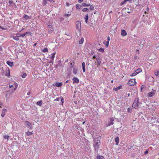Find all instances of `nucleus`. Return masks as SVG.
<instances>
[{"instance_id": "1", "label": "nucleus", "mask_w": 159, "mask_h": 159, "mask_svg": "<svg viewBox=\"0 0 159 159\" xmlns=\"http://www.w3.org/2000/svg\"><path fill=\"white\" fill-rule=\"evenodd\" d=\"M99 137L94 139L93 140L94 143L93 146L94 148L95 151L98 153L100 144V141L99 140Z\"/></svg>"}, {"instance_id": "2", "label": "nucleus", "mask_w": 159, "mask_h": 159, "mask_svg": "<svg viewBox=\"0 0 159 159\" xmlns=\"http://www.w3.org/2000/svg\"><path fill=\"white\" fill-rule=\"evenodd\" d=\"M132 107L135 109H137L140 107L139 99L138 98H136L132 105Z\"/></svg>"}, {"instance_id": "3", "label": "nucleus", "mask_w": 159, "mask_h": 159, "mask_svg": "<svg viewBox=\"0 0 159 159\" xmlns=\"http://www.w3.org/2000/svg\"><path fill=\"white\" fill-rule=\"evenodd\" d=\"M16 84H17L16 83ZM17 86H18V85H16V86L15 87V88H14V90H12V91L10 92V90H8L7 91V93L6 95V99H8L9 96L10 94H12V93L13 92V91H15L16 89L17 88Z\"/></svg>"}, {"instance_id": "4", "label": "nucleus", "mask_w": 159, "mask_h": 159, "mask_svg": "<svg viewBox=\"0 0 159 159\" xmlns=\"http://www.w3.org/2000/svg\"><path fill=\"white\" fill-rule=\"evenodd\" d=\"M136 83L135 79H132L129 81L128 84L129 86H134Z\"/></svg>"}, {"instance_id": "5", "label": "nucleus", "mask_w": 159, "mask_h": 159, "mask_svg": "<svg viewBox=\"0 0 159 159\" xmlns=\"http://www.w3.org/2000/svg\"><path fill=\"white\" fill-rule=\"evenodd\" d=\"M76 29L80 31L81 30V22L79 21H77L76 22Z\"/></svg>"}, {"instance_id": "6", "label": "nucleus", "mask_w": 159, "mask_h": 159, "mask_svg": "<svg viewBox=\"0 0 159 159\" xmlns=\"http://www.w3.org/2000/svg\"><path fill=\"white\" fill-rule=\"evenodd\" d=\"M142 70L140 68H138L137 70H136L135 72L132 74L131 75H130L131 76H134L136 75L137 74H139L140 72H141Z\"/></svg>"}, {"instance_id": "7", "label": "nucleus", "mask_w": 159, "mask_h": 159, "mask_svg": "<svg viewBox=\"0 0 159 159\" xmlns=\"http://www.w3.org/2000/svg\"><path fill=\"white\" fill-rule=\"evenodd\" d=\"M156 91L155 90H153L152 89V91L148 93V97H152L155 94Z\"/></svg>"}, {"instance_id": "8", "label": "nucleus", "mask_w": 159, "mask_h": 159, "mask_svg": "<svg viewBox=\"0 0 159 159\" xmlns=\"http://www.w3.org/2000/svg\"><path fill=\"white\" fill-rule=\"evenodd\" d=\"M72 80H73V83H76L77 84V83H78L79 82V80L78 78H77L76 77H74L73 78Z\"/></svg>"}, {"instance_id": "9", "label": "nucleus", "mask_w": 159, "mask_h": 159, "mask_svg": "<svg viewBox=\"0 0 159 159\" xmlns=\"http://www.w3.org/2000/svg\"><path fill=\"white\" fill-rule=\"evenodd\" d=\"M7 111V110L5 109H2V113L1 114V116L2 117H3L5 115V113Z\"/></svg>"}, {"instance_id": "10", "label": "nucleus", "mask_w": 159, "mask_h": 159, "mask_svg": "<svg viewBox=\"0 0 159 159\" xmlns=\"http://www.w3.org/2000/svg\"><path fill=\"white\" fill-rule=\"evenodd\" d=\"M121 35L122 36H125L127 35V32L124 30H121Z\"/></svg>"}, {"instance_id": "11", "label": "nucleus", "mask_w": 159, "mask_h": 159, "mask_svg": "<svg viewBox=\"0 0 159 159\" xmlns=\"http://www.w3.org/2000/svg\"><path fill=\"white\" fill-rule=\"evenodd\" d=\"M114 120L112 119H111L110 121H109L108 124L107 125V126H110L114 124V122H113Z\"/></svg>"}, {"instance_id": "12", "label": "nucleus", "mask_w": 159, "mask_h": 159, "mask_svg": "<svg viewBox=\"0 0 159 159\" xmlns=\"http://www.w3.org/2000/svg\"><path fill=\"white\" fill-rule=\"evenodd\" d=\"M7 63L10 67H12L13 66V62H11L10 61H7Z\"/></svg>"}, {"instance_id": "13", "label": "nucleus", "mask_w": 159, "mask_h": 159, "mask_svg": "<svg viewBox=\"0 0 159 159\" xmlns=\"http://www.w3.org/2000/svg\"><path fill=\"white\" fill-rule=\"evenodd\" d=\"M96 60L97 61V67H98L100 65L101 60L100 59L99 57L96 58Z\"/></svg>"}, {"instance_id": "14", "label": "nucleus", "mask_w": 159, "mask_h": 159, "mask_svg": "<svg viewBox=\"0 0 159 159\" xmlns=\"http://www.w3.org/2000/svg\"><path fill=\"white\" fill-rule=\"evenodd\" d=\"M85 63L84 62H83L82 63V70L84 72L85 71Z\"/></svg>"}, {"instance_id": "15", "label": "nucleus", "mask_w": 159, "mask_h": 159, "mask_svg": "<svg viewBox=\"0 0 159 159\" xmlns=\"http://www.w3.org/2000/svg\"><path fill=\"white\" fill-rule=\"evenodd\" d=\"M122 88V86L121 85H120L116 88H113V90L115 91H116L118 90L121 89Z\"/></svg>"}, {"instance_id": "16", "label": "nucleus", "mask_w": 159, "mask_h": 159, "mask_svg": "<svg viewBox=\"0 0 159 159\" xmlns=\"http://www.w3.org/2000/svg\"><path fill=\"white\" fill-rule=\"evenodd\" d=\"M115 140L116 142V145H118L119 143V137H116L115 139Z\"/></svg>"}, {"instance_id": "17", "label": "nucleus", "mask_w": 159, "mask_h": 159, "mask_svg": "<svg viewBox=\"0 0 159 159\" xmlns=\"http://www.w3.org/2000/svg\"><path fill=\"white\" fill-rule=\"evenodd\" d=\"M58 65L61 67H62L63 66V65L62 64V62L61 60H59L58 62Z\"/></svg>"}, {"instance_id": "18", "label": "nucleus", "mask_w": 159, "mask_h": 159, "mask_svg": "<svg viewBox=\"0 0 159 159\" xmlns=\"http://www.w3.org/2000/svg\"><path fill=\"white\" fill-rule=\"evenodd\" d=\"M88 19H89V16H88V14H86L85 16V17L84 18L85 22L86 23H88Z\"/></svg>"}, {"instance_id": "19", "label": "nucleus", "mask_w": 159, "mask_h": 159, "mask_svg": "<svg viewBox=\"0 0 159 159\" xmlns=\"http://www.w3.org/2000/svg\"><path fill=\"white\" fill-rule=\"evenodd\" d=\"M42 100H40V101H39L38 102H37L36 104L37 105H39L40 106H42Z\"/></svg>"}, {"instance_id": "20", "label": "nucleus", "mask_w": 159, "mask_h": 159, "mask_svg": "<svg viewBox=\"0 0 159 159\" xmlns=\"http://www.w3.org/2000/svg\"><path fill=\"white\" fill-rule=\"evenodd\" d=\"M81 6L83 7H87L90 6V4H86L85 3H83L82 4Z\"/></svg>"}, {"instance_id": "21", "label": "nucleus", "mask_w": 159, "mask_h": 159, "mask_svg": "<svg viewBox=\"0 0 159 159\" xmlns=\"http://www.w3.org/2000/svg\"><path fill=\"white\" fill-rule=\"evenodd\" d=\"M62 85V83L61 82L57 83L56 84V86L57 87H60Z\"/></svg>"}, {"instance_id": "22", "label": "nucleus", "mask_w": 159, "mask_h": 159, "mask_svg": "<svg viewBox=\"0 0 159 159\" xmlns=\"http://www.w3.org/2000/svg\"><path fill=\"white\" fill-rule=\"evenodd\" d=\"M84 38H81V39L79 41V44H82L84 42Z\"/></svg>"}, {"instance_id": "23", "label": "nucleus", "mask_w": 159, "mask_h": 159, "mask_svg": "<svg viewBox=\"0 0 159 159\" xmlns=\"http://www.w3.org/2000/svg\"><path fill=\"white\" fill-rule=\"evenodd\" d=\"M73 73L75 74H76L77 73V70L76 67H74L73 68Z\"/></svg>"}, {"instance_id": "24", "label": "nucleus", "mask_w": 159, "mask_h": 159, "mask_svg": "<svg viewBox=\"0 0 159 159\" xmlns=\"http://www.w3.org/2000/svg\"><path fill=\"white\" fill-rule=\"evenodd\" d=\"M55 54H56L55 52L53 53H52V56L51 57V59H52V60H54V59L55 57Z\"/></svg>"}, {"instance_id": "25", "label": "nucleus", "mask_w": 159, "mask_h": 159, "mask_svg": "<svg viewBox=\"0 0 159 159\" xmlns=\"http://www.w3.org/2000/svg\"><path fill=\"white\" fill-rule=\"evenodd\" d=\"M109 42V41H105L104 42V43L106 44V47H108Z\"/></svg>"}, {"instance_id": "26", "label": "nucleus", "mask_w": 159, "mask_h": 159, "mask_svg": "<svg viewBox=\"0 0 159 159\" xmlns=\"http://www.w3.org/2000/svg\"><path fill=\"white\" fill-rule=\"evenodd\" d=\"M13 38L15 40H16V41H18L19 39V38L18 37V36H13Z\"/></svg>"}, {"instance_id": "27", "label": "nucleus", "mask_w": 159, "mask_h": 159, "mask_svg": "<svg viewBox=\"0 0 159 159\" xmlns=\"http://www.w3.org/2000/svg\"><path fill=\"white\" fill-rule=\"evenodd\" d=\"M127 111L129 112H132V108L131 107L127 109Z\"/></svg>"}, {"instance_id": "28", "label": "nucleus", "mask_w": 159, "mask_h": 159, "mask_svg": "<svg viewBox=\"0 0 159 159\" xmlns=\"http://www.w3.org/2000/svg\"><path fill=\"white\" fill-rule=\"evenodd\" d=\"M98 51L100 52H104V48H100L98 49Z\"/></svg>"}, {"instance_id": "29", "label": "nucleus", "mask_w": 159, "mask_h": 159, "mask_svg": "<svg viewBox=\"0 0 159 159\" xmlns=\"http://www.w3.org/2000/svg\"><path fill=\"white\" fill-rule=\"evenodd\" d=\"M81 6H82L81 5H80L79 4H77L76 5V8L79 9H80V7H81Z\"/></svg>"}, {"instance_id": "30", "label": "nucleus", "mask_w": 159, "mask_h": 159, "mask_svg": "<svg viewBox=\"0 0 159 159\" xmlns=\"http://www.w3.org/2000/svg\"><path fill=\"white\" fill-rule=\"evenodd\" d=\"M104 158L103 156H98L97 157V159H103Z\"/></svg>"}, {"instance_id": "31", "label": "nucleus", "mask_w": 159, "mask_h": 159, "mask_svg": "<svg viewBox=\"0 0 159 159\" xmlns=\"http://www.w3.org/2000/svg\"><path fill=\"white\" fill-rule=\"evenodd\" d=\"M42 51L43 52H47L48 51V49L47 48H44L42 50Z\"/></svg>"}, {"instance_id": "32", "label": "nucleus", "mask_w": 159, "mask_h": 159, "mask_svg": "<svg viewBox=\"0 0 159 159\" xmlns=\"http://www.w3.org/2000/svg\"><path fill=\"white\" fill-rule=\"evenodd\" d=\"M33 134V133L32 132H30L29 131H28L26 132V135L27 136H30Z\"/></svg>"}, {"instance_id": "33", "label": "nucleus", "mask_w": 159, "mask_h": 159, "mask_svg": "<svg viewBox=\"0 0 159 159\" xmlns=\"http://www.w3.org/2000/svg\"><path fill=\"white\" fill-rule=\"evenodd\" d=\"M154 74L155 75L157 76H159V70L158 71H157L156 72H155L154 73Z\"/></svg>"}, {"instance_id": "34", "label": "nucleus", "mask_w": 159, "mask_h": 159, "mask_svg": "<svg viewBox=\"0 0 159 159\" xmlns=\"http://www.w3.org/2000/svg\"><path fill=\"white\" fill-rule=\"evenodd\" d=\"M6 75L7 76H10V72L9 70H8L6 72Z\"/></svg>"}, {"instance_id": "35", "label": "nucleus", "mask_w": 159, "mask_h": 159, "mask_svg": "<svg viewBox=\"0 0 159 159\" xmlns=\"http://www.w3.org/2000/svg\"><path fill=\"white\" fill-rule=\"evenodd\" d=\"M68 14H66L64 16H65L69 17V16H70L71 15V13H69L70 12H68Z\"/></svg>"}, {"instance_id": "36", "label": "nucleus", "mask_w": 159, "mask_h": 159, "mask_svg": "<svg viewBox=\"0 0 159 159\" xmlns=\"http://www.w3.org/2000/svg\"><path fill=\"white\" fill-rule=\"evenodd\" d=\"M47 0H43V5H45L47 4Z\"/></svg>"}, {"instance_id": "37", "label": "nucleus", "mask_w": 159, "mask_h": 159, "mask_svg": "<svg viewBox=\"0 0 159 159\" xmlns=\"http://www.w3.org/2000/svg\"><path fill=\"white\" fill-rule=\"evenodd\" d=\"M75 63L74 62H73L70 63V68H72L73 67Z\"/></svg>"}, {"instance_id": "38", "label": "nucleus", "mask_w": 159, "mask_h": 159, "mask_svg": "<svg viewBox=\"0 0 159 159\" xmlns=\"http://www.w3.org/2000/svg\"><path fill=\"white\" fill-rule=\"evenodd\" d=\"M25 123L26 124L29 126H30V125H31V123L30 122H29L28 121H26Z\"/></svg>"}, {"instance_id": "39", "label": "nucleus", "mask_w": 159, "mask_h": 159, "mask_svg": "<svg viewBox=\"0 0 159 159\" xmlns=\"http://www.w3.org/2000/svg\"><path fill=\"white\" fill-rule=\"evenodd\" d=\"M4 138L5 139H7V140H8V139L9 138V136L8 135H5L4 136Z\"/></svg>"}, {"instance_id": "40", "label": "nucleus", "mask_w": 159, "mask_h": 159, "mask_svg": "<svg viewBox=\"0 0 159 159\" xmlns=\"http://www.w3.org/2000/svg\"><path fill=\"white\" fill-rule=\"evenodd\" d=\"M88 9L87 8H84L83 9L82 11L83 12H86L87 11Z\"/></svg>"}, {"instance_id": "41", "label": "nucleus", "mask_w": 159, "mask_h": 159, "mask_svg": "<svg viewBox=\"0 0 159 159\" xmlns=\"http://www.w3.org/2000/svg\"><path fill=\"white\" fill-rule=\"evenodd\" d=\"M24 18L25 20H27L29 18V16H28L27 15H26L24 16Z\"/></svg>"}, {"instance_id": "42", "label": "nucleus", "mask_w": 159, "mask_h": 159, "mask_svg": "<svg viewBox=\"0 0 159 159\" xmlns=\"http://www.w3.org/2000/svg\"><path fill=\"white\" fill-rule=\"evenodd\" d=\"M90 9L91 10H93L94 9V7L93 5H90Z\"/></svg>"}, {"instance_id": "43", "label": "nucleus", "mask_w": 159, "mask_h": 159, "mask_svg": "<svg viewBox=\"0 0 159 159\" xmlns=\"http://www.w3.org/2000/svg\"><path fill=\"white\" fill-rule=\"evenodd\" d=\"M27 76V74L26 73H24L23 75H22L21 77L23 78H25Z\"/></svg>"}, {"instance_id": "44", "label": "nucleus", "mask_w": 159, "mask_h": 159, "mask_svg": "<svg viewBox=\"0 0 159 159\" xmlns=\"http://www.w3.org/2000/svg\"><path fill=\"white\" fill-rule=\"evenodd\" d=\"M145 86L144 85H142L141 86V91H142V90L144 89L145 88Z\"/></svg>"}, {"instance_id": "45", "label": "nucleus", "mask_w": 159, "mask_h": 159, "mask_svg": "<svg viewBox=\"0 0 159 159\" xmlns=\"http://www.w3.org/2000/svg\"><path fill=\"white\" fill-rule=\"evenodd\" d=\"M139 43L140 44V45H141L142 46H143V43L142 42V41H139Z\"/></svg>"}, {"instance_id": "46", "label": "nucleus", "mask_w": 159, "mask_h": 159, "mask_svg": "<svg viewBox=\"0 0 159 159\" xmlns=\"http://www.w3.org/2000/svg\"><path fill=\"white\" fill-rule=\"evenodd\" d=\"M125 2V0H124L123 2H122L121 3H120V5H123L124 4H125V2Z\"/></svg>"}, {"instance_id": "47", "label": "nucleus", "mask_w": 159, "mask_h": 159, "mask_svg": "<svg viewBox=\"0 0 159 159\" xmlns=\"http://www.w3.org/2000/svg\"><path fill=\"white\" fill-rule=\"evenodd\" d=\"M60 100V98H57L54 101H59V100Z\"/></svg>"}, {"instance_id": "48", "label": "nucleus", "mask_w": 159, "mask_h": 159, "mask_svg": "<svg viewBox=\"0 0 159 159\" xmlns=\"http://www.w3.org/2000/svg\"><path fill=\"white\" fill-rule=\"evenodd\" d=\"M27 34V33H25L22 35H21V36L22 37H24Z\"/></svg>"}, {"instance_id": "49", "label": "nucleus", "mask_w": 159, "mask_h": 159, "mask_svg": "<svg viewBox=\"0 0 159 159\" xmlns=\"http://www.w3.org/2000/svg\"><path fill=\"white\" fill-rule=\"evenodd\" d=\"M9 4H12L13 3V2L12 0H10L8 2Z\"/></svg>"}, {"instance_id": "50", "label": "nucleus", "mask_w": 159, "mask_h": 159, "mask_svg": "<svg viewBox=\"0 0 159 159\" xmlns=\"http://www.w3.org/2000/svg\"><path fill=\"white\" fill-rule=\"evenodd\" d=\"M60 99L61 100V102H62V103H63V100H64L63 98H62L60 97Z\"/></svg>"}, {"instance_id": "51", "label": "nucleus", "mask_w": 159, "mask_h": 159, "mask_svg": "<svg viewBox=\"0 0 159 159\" xmlns=\"http://www.w3.org/2000/svg\"><path fill=\"white\" fill-rule=\"evenodd\" d=\"M16 35H17V36H18V37H21V35L20 34H16Z\"/></svg>"}, {"instance_id": "52", "label": "nucleus", "mask_w": 159, "mask_h": 159, "mask_svg": "<svg viewBox=\"0 0 159 159\" xmlns=\"http://www.w3.org/2000/svg\"><path fill=\"white\" fill-rule=\"evenodd\" d=\"M110 40V37H109V36H108L107 37V41H109Z\"/></svg>"}, {"instance_id": "53", "label": "nucleus", "mask_w": 159, "mask_h": 159, "mask_svg": "<svg viewBox=\"0 0 159 159\" xmlns=\"http://www.w3.org/2000/svg\"><path fill=\"white\" fill-rule=\"evenodd\" d=\"M148 153V151H146L145 152H144V153L145 154H147Z\"/></svg>"}, {"instance_id": "54", "label": "nucleus", "mask_w": 159, "mask_h": 159, "mask_svg": "<svg viewBox=\"0 0 159 159\" xmlns=\"http://www.w3.org/2000/svg\"><path fill=\"white\" fill-rule=\"evenodd\" d=\"M25 33H27V34H28V35H30L31 34V33L30 32H26Z\"/></svg>"}, {"instance_id": "55", "label": "nucleus", "mask_w": 159, "mask_h": 159, "mask_svg": "<svg viewBox=\"0 0 159 159\" xmlns=\"http://www.w3.org/2000/svg\"><path fill=\"white\" fill-rule=\"evenodd\" d=\"M125 0V2H127L128 1H129L130 2H131V0Z\"/></svg>"}, {"instance_id": "56", "label": "nucleus", "mask_w": 159, "mask_h": 159, "mask_svg": "<svg viewBox=\"0 0 159 159\" xmlns=\"http://www.w3.org/2000/svg\"><path fill=\"white\" fill-rule=\"evenodd\" d=\"M66 5L67 6H69L70 5V4L68 2H66Z\"/></svg>"}, {"instance_id": "57", "label": "nucleus", "mask_w": 159, "mask_h": 159, "mask_svg": "<svg viewBox=\"0 0 159 159\" xmlns=\"http://www.w3.org/2000/svg\"><path fill=\"white\" fill-rule=\"evenodd\" d=\"M12 87H13V85H10L9 86V87L10 88H11Z\"/></svg>"}, {"instance_id": "58", "label": "nucleus", "mask_w": 159, "mask_h": 159, "mask_svg": "<svg viewBox=\"0 0 159 159\" xmlns=\"http://www.w3.org/2000/svg\"><path fill=\"white\" fill-rule=\"evenodd\" d=\"M83 1V0H78V1L80 3H81Z\"/></svg>"}, {"instance_id": "59", "label": "nucleus", "mask_w": 159, "mask_h": 159, "mask_svg": "<svg viewBox=\"0 0 159 159\" xmlns=\"http://www.w3.org/2000/svg\"><path fill=\"white\" fill-rule=\"evenodd\" d=\"M97 58H96V56H95V55H94L93 56V59H94V58H96V59Z\"/></svg>"}, {"instance_id": "60", "label": "nucleus", "mask_w": 159, "mask_h": 159, "mask_svg": "<svg viewBox=\"0 0 159 159\" xmlns=\"http://www.w3.org/2000/svg\"><path fill=\"white\" fill-rule=\"evenodd\" d=\"M158 48H159V46H157L156 47V49H157Z\"/></svg>"}, {"instance_id": "61", "label": "nucleus", "mask_w": 159, "mask_h": 159, "mask_svg": "<svg viewBox=\"0 0 159 159\" xmlns=\"http://www.w3.org/2000/svg\"><path fill=\"white\" fill-rule=\"evenodd\" d=\"M30 94V92H28L27 93V95H29Z\"/></svg>"}, {"instance_id": "62", "label": "nucleus", "mask_w": 159, "mask_h": 159, "mask_svg": "<svg viewBox=\"0 0 159 159\" xmlns=\"http://www.w3.org/2000/svg\"><path fill=\"white\" fill-rule=\"evenodd\" d=\"M58 64L57 65H56L55 66V67L56 68H57L58 67Z\"/></svg>"}, {"instance_id": "63", "label": "nucleus", "mask_w": 159, "mask_h": 159, "mask_svg": "<svg viewBox=\"0 0 159 159\" xmlns=\"http://www.w3.org/2000/svg\"><path fill=\"white\" fill-rule=\"evenodd\" d=\"M113 81H113V80H111V83H113Z\"/></svg>"}, {"instance_id": "64", "label": "nucleus", "mask_w": 159, "mask_h": 159, "mask_svg": "<svg viewBox=\"0 0 159 159\" xmlns=\"http://www.w3.org/2000/svg\"><path fill=\"white\" fill-rule=\"evenodd\" d=\"M37 43H34V46H35L36 45Z\"/></svg>"}]
</instances>
